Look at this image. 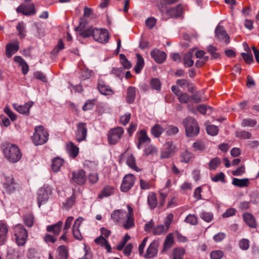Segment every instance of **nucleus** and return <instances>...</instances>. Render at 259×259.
Returning a JSON list of instances; mask_svg holds the SVG:
<instances>
[{
    "instance_id": "f257e3e1",
    "label": "nucleus",
    "mask_w": 259,
    "mask_h": 259,
    "mask_svg": "<svg viewBox=\"0 0 259 259\" xmlns=\"http://www.w3.org/2000/svg\"><path fill=\"white\" fill-rule=\"evenodd\" d=\"M3 152L5 157L12 162H17L22 157V154L18 146L9 143H5L3 145Z\"/></svg>"
},
{
    "instance_id": "f03ea898",
    "label": "nucleus",
    "mask_w": 259,
    "mask_h": 259,
    "mask_svg": "<svg viewBox=\"0 0 259 259\" xmlns=\"http://www.w3.org/2000/svg\"><path fill=\"white\" fill-rule=\"evenodd\" d=\"M49 133L42 125L35 127L32 137V141L35 145H40L46 143L49 139Z\"/></svg>"
},
{
    "instance_id": "7ed1b4c3",
    "label": "nucleus",
    "mask_w": 259,
    "mask_h": 259,
    "mask_svg": "<svg viewBox=\"0 0 259 259\" xmlns=\"http://www.w3.org/2000/svg\"><path fill=\"white\" fill-rule=\"evenodd\" d=\"M185 127L186 135L188 137H193L199 133V126L197 121L193 118L187 117L183 120Z\"/></svg>"
},
{
    "instance_id": "20e7f679",
    "label": "nucleus",
    "mask_w": 259,
    "mask_h": 259,
    "mask_svg": "<svg viewBox=\"0 0 259 259\" xmlns=\"http://www.w3.org/2000/svg\"><path fill=\"white\" fill-rule=\"evenodd\" d=\"M13 229L15 241L17 244L19 246L24 245L26 243L28 237V233L26 229L21 224H18L16 225Z\"/></svg>"
},
{
    "instance_id": "39448f33",
    "label": "nucleus",
    "mask_w": 259,
    "mask_h": 259,
    "mask_svg": "<svg viewBox=\"0 0 259 259\" xmlns=\"http://www.w3.org/2000/svg\"><path fill=\"white\" fill-rule=\"evenodd\" d=\"M124 129L120 126L109 130L108 134V140L110 145H115L122 138L124 134Z\"/></svg>"
},
{
    "instance_id": "423d86ee",
    "label": "nucleus",
    "mask_w": 259,
    "mask_h": 259,
    "mask_svg": "<svg viewBox=\"0 0 259 259\" xmlns=\"http://www.w3.org/2000/svg\"><path fill=\"white\" fill-rule=\"evenodd\" d=\"M88 133L87 125L86 123L80 122L76 125V130L75 131V139L78 142L86 140Z\"/></svg>"
},
{
    "instance_id": "0eeeda50",
    "label": "nucleus",
    "mask_w": 259,
    "mask_h": 259,
    "mask_svg": "<svg viewBox=\"0 0 259 259\" xmlns=\"http://www.w3.org/2000/svg\"><path fill=\"white\" fill-rule=\"evenodd\" d=\"M16 12L26 16L34 15L36 13L33 3L21 4L17 8Z\"/></svg>"
},
{
    "instance_id": "6e6552de",
    "label": "nucleus",
    "mask_w": 259,
    "mask_h": 259,
    "mask_svg": "<svg viewBox=\"0 0 259 259\" xmlns=\"http://www.w3.org/2000/svg\"><path fill=\"white\" fill-rule=\"evenodd\" d=\"M136 179L133 174H127L123 178L121 185L120 190L123 192H128L134 185Z\"/></svg>"
},
{
    "instance_id": "1a4fd4ad",
    "label": "nucleus",
    "mask_w": 259,
    "mask_h": 259,
    "mask_svg": "<svg viewBox=\"0 0 259 259\" xmlns=\"http://www.w3.org/2000/svg\"><path fill=\"white\" fill-rule=\"evenodd\" d=\"M93 38L97 41L105 44L109 40V33L106 29L94 28L93 29Z\"/></svg>"
},
{
    "instance_id": "9d476101",
    "label": "nucleus",
    "mask_w": 259,
    "mask_h": 259,
    "mask_svg": "<svg viewBox=\"0 0 259 259\" xmlns=\"http://www.w3.org/2000/svg\"><path fill=\"white\" fill-rule=\"evenodd\" d=\"M5 192L11 194L18 189V184L15 181L13 177H5V181L3 184Z\"/></svg>"
},
{
    "instance_id": "9b49d317",
    "label": "nucleus",
    "mask_w": 259,
    "mask_h": 259,
    "mask_svg": "<svg viewBox=\"0 0 259 259\" xmlns=\"http://www.w3.org/2000/svg\"><path fill=\"white\" fill-rule=\"evenodd\" d=\"M71 180L78 185H83L87 181L85 171L81 169L73 171L72 174Z\"/></svg>"
},
{
    "instance_id": "f8f14e48",
    "label": "nucleus",
    "mask_w": 259,
    "mask_h": 259,
    "mask_svg": "<svg viewBox=\"0 0 259 259\" xmlns=\"http://www.w3.org/2000/svg\"><path fill=\"white\" fill-rule=\"evenodd\" d=\"M97 89L102 95L110 96L114 94V91L102 79H99L97 83Z\"/></svg>"
},
{
    "instance_id": "ddd939ff",
    "label": "nucleus",
    "mask_w": 259,
    "mask_h": 259,
    "mask_svg": "<svg viewBox=\"0 0 259 259\" xmlns=\"http://www.w3.org/2000/svg\"><path fill=\"white\" fill-rule=\"evenodd\" d=\"M215 37L220 41L228 44L230 37L222 26L218 25L215 30Z\"/></svg>"
},
{
    "instance_id": "4468645a",
    "label": "nucleus",
    "mask_w": 259,
    "mask_h": 259,
    "mask_svg": "<svg viewBox=\"0 0 259 259\" xmlns=\"http://www.w3.org/2000/svg\"><path fill=\"white\" fill-rule=\"evenodd\" d=\"M159 246V242L157 240H154L151 243L146 252L144 255V257L146 258H150L156 255L158 252V247Z\"/></svg>"
},
{
    "instance_id": "2eb2a0df",
    "label": "nucleus",
    "mask_w": 259,
    "mask_h": 259,
    "mask_svg": "<svg viewBox=\"0 0 259 259\" xmlns=\"http://www.w3.org/2000/svg\"><path fill=\"white\" fill-rule=\"evenodd\" d=\"M138 136L137 148L139 149L141 148V145L145 143H150L151 142L150 138L147 136V131L144 130H141L137 133Z\"/></svg>"
},
{
    "instance_id": "dca6fc26",
    "label": "nucleus",
    "mask_w": 259,
    "mask_h": 259,
    "mask_svg": "<svg viewBox=\"0 0 259 259\" xmlns=\"http://www.w3.org/2000/svg\"><path fill=\"white\" fill-rule=\"evenodd\" d=\"M151 57L157 63H162L166 59V54L163 51L157 49H154L151 53Z\"/></svg>"
},
{
    "instance_id": "f3484780",
    "label": "nucleus",
    "mask_w": 259,
    "mask_h": 259,
    "mask_svg": "<svg viewBox=\"0 0 259 259\" xmlns=\"http://www.w3.org/2000/svg\"><path fill=\"white\" fill-rule=\"evenodd\" d=\"M164 150L161 153L163 159L168 158L175 152V146L171 141H167L164 144Z\"/></svg>"
},
{
    "instance_id": "a211bd4d",
    "label": "nucleus",
    "mask_w": 259,
    "mask_h": 259,
    "mask_svg": "<svg viewBox=\"0 0 259 259\" xmlns=\"http://www.w3.org/2000/svg\"><path fill=\"white\" fill-rule=\"evenodd\" d=\"M19 49V43L17 40L14 42L8 43L6 47V55L10 58Z\"/></svg>"
},
{
    "instance_id": "6ab92c4d",
    "label": "nucleus",
    "mask_w": 259,
    "mask_h": 259,
    "mask_svg": "<svg viewBox=\"0 0 259 259\" xmlns=\"http://www.w3.org/2000/svg\"><path fill=\"white\" fill-rule=\"evenodd\" d=\"M126 215V212L121 209L114 210L111 215L113 221L117 224H120L123 222Z\"/></svg>"
},
{
    "instance_id": "aec40b11",
    "label": "nucleus",
    "mask_w": 259,
    "mask_h": 259,
    "mask_svg": "<svg viewBox=\"0 0 259 259\" xmlns=\"http://www.w3.org/2000/svg\"><path fill=\"white\" fill-rule=\"evenodd\" d=\"M183 12L182 6L178 5L175 8H168L166 10V14L171 18L180 17Z\"/></svg>"
},
{
    "instance_id": "412c9836",
    "label": "nucleus",
    "mask_w": 259,
    "mask_h": 259,
    "mask_svg": "<svg viewBox=\"0 0 259 259\" xmlns=\"http://www.w3.org/2000/svg\"><path fill=\"white\" fill-rule=\"evenodd\" d=\"M49 198V192L45 188H40L38 192L37 203L40 207L42 204L46 203Z\"/></svg>"
},
{
    "instance_id": "4be33fe9",
    "label": "nucleus",
    "mask_w": 259,
    "mask_h": 259,
    "mask_svg": "<svg viewBox=\"0 0 259 259\" xmlns=\"http://www.w3.org/2000/svg\"><path fill=\"white\" fill-rule=\"evenodd\" d=\"M33 104L32 101H29L23 105H17L16 104H13V107L20 113L24 114H28L29 109Z\"/></svg>"
},
{
    "instance_id": "5701e85b",
    "label": "nucleus",
    "mask_w": 259,
    "mask_h": 259,
    "mask_svg": "<svg viewBox=\"0 0 259 259\" xmlns=\"http://www.w3.org/2000/svg\"><path fill=\"white\" fill-rule=\"evenodd\" d=\"M83 219L79 217L76 219L73 226L72 232L73 236L77 240H81L82 239V236L79 230V227L80 224L82 222Z\"/></svg>"
},
{
    "instance_id": "b1692460",
    "label": "nucleus",
    "mask_w": 259,
    "mask_h": 259,
    "mask_svg": "<svg viewBox=\"0 0 259 259\" xmlns=\"http://www.w3.org/2000/svg\"><path fill=\"white\" fill-rule=\"evenodd\" d=\"M243 219L245 223L251 228H256L257 224L254 217L250 213L245 212L243 215Z\"/></svg>"
},
{
    "instance_id": "393cba45",
    "label": "nucleus",
    "mask_w": 259,
    "mask_h": 259,
    "mask_svg": "<svg viewBox=\"0 0 259 259\" xmlns=\"http://www.w3.org/2000/svg\"><path fill=\"white\" fill-rule=\"evenodd\" d=\"M8 232L7 224L3 222L0 223V246L5 244L7 239Z\"/></svg>"
},
{
    "instance_id": "a878e982",
    "label": "nucleus",
    "mask_w": 259,
    "mask_h": 259,
    "mask_svg": "<svg viewBox=\"0 0 259 259\" xmlns=\"http://www.w3.org/2000/svg\"><path fill=\"white\" fill-rule=\"evenodd\" d=\"M63 222L59 221L56 224L49 225L47 227V231L50 233H53L55 236H58L61 232Z\"/></svg>"
},
{
    "instance_id": "bb28decb",
    "label": "nucleus",
    "mask_w": 259,
    "mask_h": 259,
    "mask_svg": "<svg viewBox=\"0 0 259 259\" xmlns=\"http://www.w3.org/2000/svg\"><path fill=\"white\" fill-rule=\"evenodd\" d=\"M95 242L96 244L104 247L108 252L111 251V247L109 244L108 241L104 237L100 236L95 239Z\"/></svg>"
},
{
    "instance_id": "cd10ccee",
    "label": "nucleus",
    "mask_w": 259,
    "mask_h": 259,
    "mask_svg": "<svg viewBox=\"0 0 259 259\" xmlns=\"http://www.w3.org/2000/svg\"><path fill=\"white\" fill-rule=\"evenodd\" d=\"M185 253L186 251L183 248H175L172 249L170 258L171 259H183Z\"/></svg>"
},
{
    "instance_id": "c85d7f7f",
    "label": "nucleus",
    "mask_w": 259,
    "mask_h": 259,
    "mask_svg": "<svg viewBox=\"0 0 259 259\" xmlns=\"http://www.w3.org/2000/svg\"><path fill=\"white\" fill-rule=\"evenodd\" d=\"M114 192V188L113 186H105L98 195V198L101 199L104 197H108L113 194Z\"/></svg>"
},
{
    "instance_id": "c756f323",
    "label": "nucleus",
    "mask_w": 259,
    "mask_h": 259,
    "mask_svg": "<svg viewBox=\"0 0 259 259\" xmlns=\"http://www.w3.org/2000/svg\"><path fill=\"white\" fill-rule=\"evenodd\" d=\"M136 89L135 87L130 86L127 88L126 100L128 103L131 104L134 102L136 97Z\"/></svg>"
},
{
    "instance_id": "7c9ffc66",
    "label": "nucleus",
    "mask_w": 259,
    "mask_h": 259,
    "mask_svg": "<svg viewBox=\"0 0 259 259\" xmlns=\"http://www.w3.org/2000/svg\"><path fill=\"white\" fill-rule=\"evenodd\" d=\"M164 131V128L160 124H155L151 127L150 133L153 137L158 138L161 136Z\"/></svg>"
},
{
    "instance_id": "2f4dec72",
    "label": "nucleus",
    "mask_w": 259,
    "mask_h": 259,
    "mask_svg": "<svg viewBox=\"0 0 259 259\" xmlns=\"http://www.w3.org/2000/svg\"><path fill=\"white\" fill-rule=\"evenodd\" d=\"M137 57V62L134 68L135 72L138 74L140 73L142 69L143 68L145 64L144 60L143 57L139 54H136Z\"/></svg>"
},
{
    "instance_id": "473e14b6",
    "label": "nucleus",
    "mask_w": 259,
    "mask_h": 259,
    "mask_svg": "<svg viewBox=\"0 0 259 259\" xmlns=\"http://www.w3.org/2000/svg\"><path fill=\"white\" fill-rule=\"evenodd\" d=\"M23 220L24 224L27 227L31 228L34 223V216L32 212H28L23 215Z\"/></svg>"
},
{
    "instance_id": "72a5a7b5",
    "label": "nucleus",
    "mask_w": 259,
    "mask_h": 259,
    "mask_svg": "<svg viewBox=\"0 0 259 259\" xmlns=\"http://www.w3.org/2000/svg\"><path fill=\"white\" fill-rule=\"evenodd\" d=\"M66 148L68 153L71 157L74 158L77 157L78 154L79 149L77 147L75 146L73 143L70 142L67 144Z\"/></svg>"
},
{
    "instance_id": "f704fd0d",
    "label": "nucleus",
    "mask_w": 259,
    "mask_h": 259,
    "mask_svg": "<svg viewBox=\"0 0 259 259\" xmlns=\"http://www.w3.org/2000/svg\"><path fill=\"white\" fill-rule=\"evenodd\" d=\"M147 201L150 209H154L157 205L156 194L154 192H150L148 196Z\"/></svg>"
},
{
    "instance_id": "c9c22d12",
    "label": "nucleus",
    "mask_w": 259,
    "mask_h": 259,
    "mask_svg": "<svg viewBox=\"0 0 259 259\" xmlns=\"http://www.w3.org/2000/svg\"><path fill=\"white\" fill-rule=\"evenodd\" d=\"M194 157L193 153L185 150L181 154V161L183 163H188L191 161Z\"/></svg>"
},
{
    "instance_id": "e433bc0d",
    "label": "nucleus",
    "mask_w": 259,
    "mask_h": 259,
    "mask_svg": "<svg viewBox=\"0 0 259 259\" xmlns=\"http://www.w3.org/2000/svg\"><path fill=\"white\" fill-rule=\"evenodd\" d=\"M125 219V221H124L125 220H123V222L122 223L123 228L126 230H128L131 228H134L135 227V221L134 217L126 216Z\"/></svg>"
},
{
    "instance_id": "4c0bfd02",
    "label": "nucleus",
    "mask_w": 259,
    "mask_h": 259,
    "mask_svg": "<svg viewBox=\"0 0 259 259\" xmlns=\"http://www.w3.org/2000/svg\"><path fill=\"white\" fill-rule=\"evenodd\" d=\"M193 53L188 52L185 54L183 57V62L186 67H190L194 64V61L192 60Z\"/></svg>"
},
{
    "instance_id": "58836bf2",
    "label": "nucleus",
    "mask_w": 259,
    "mask_h": 259,
    "mask_svg": "<svg viewBox=\"0 0 259 259\" xmlns=\"http://www.w3.org/2000/svg\"><path fill=\"white\" fill-rule=\"evenodd\" d=\"M249 181L248 179L245 178L239 179L238 178H234L232 181V184L239 187H244L248 186Z\"/></svg>"
},
{
    "instance_id": "ea45409f",
    "label": "nucleus",
    "mask_w": 259,
    "mask_h": 259,
    "mask_svg": "<svg viewBox=\"0 0 259 259\" xmlns=\"http://www.w3.org/2000/svg\"><path fill=\"white\" fill-rule=\"evenodd\" d=\"M192 147L195 152H202L205 151L206 149V144L204 142L201 140H198L193 143Z\"/></svg>"
},
{
    "instance_id": "a19ab883",
    "label": "nucleus",
    "mask_w": 259,
    "mask_h": 259,
    "mask_svg": "<svg viewBox=\"0 0 259 259\" xmlns=\"http://www.w3.org/2000/svg\"><path fill=\"white\" fill-rule=\"evenodd\" d=\"M63 160L60 158H54L52 161V168L54 171L58 172L63 165Z\"/></svg>"
},
{
    "instance_id": "79ce46f5",
    "label": "nucleus",
    "mask_w": 259,
    "mask_h": 259,
    "mask_svg": "<svg viewBox=\"0 0 259 259\" xmlns=\"http://www.w3.org/2000/svg\"><path fill=\"white\" fill-rule=\"evenodd\" d=\"M127 164L133 169L136 171H139V167L136 165V159L133 155L131 154L128 156L126 159Z\"/></svg>"
},
{
    "instance_id": "37998d69",
    "label": "nucleus",
    "mask_w": 259,
    "mask_h": 259,
    "mask_svg": "<svg viewBox=\"0 0 259 259\" xmlns=\"http://www.w3.org/2000/svg\"><path fill=\"white\" fill-rule=\"evenodd\" d=\"M168 230L164 225H159L153 228V234L154 235H160L163 233H166Z\"/></svg>"
},
{
    "instance_id": "c03bdc74",
    "label": "nucleus",
    "mask_w": 259,
    "mask_h": 259,
    "mask_svg": "<svg viewBox=\"0 0 259 259\" xmlns=\"http://www.w3.org/2000/svg\"><path fill=\"white\" fill-rule=\"evenodd\" d=\"M18 31V35L20 38H24L26 36L25 24L23 22L18 23L17 27Z\"/></svg>"
},
{
    "instance_id": "a18cd8bd",
    "label": "nucleus",
    "mask_w": 259,
    "mask_h": 259,
    "mask_svg": "<svg viewBox=\"0 0 259 259\" xmlns=\"http://www.w3.org/2000/svg\"><path fill=\"white\" fill-rule=\"evenodd\" d=\"M221 163V159L218 157L212 158L208 163V168L210 170H215Z\"/></svg>"
},
{
    "instance_id": "49530a36",
    "label": "nucleus",
    "mask_w": 259,
    "mask_h": 259,
    "mask_svg": "<svg viewBox=\"0 0 259 259\" xmlns=\"http://www.w3.org/2000/svg\"><path fill=\"white\" fill-rule=\"evenodd\" d=\"M59 259H66L68 257V252L66 247L64 245L60 246L58 249Z\"/></svg>"
},
{
    "instance_id": "de8ad7c7",
    "label": "nucleus",
    "mask_w": 259,
    "mask_h": 259,
    "mask_svg": "<svg viewBox=\"0 0 259 259\" xmlns=\"http://www.w3.org/2000/svg\"><path fill=\"white\" fill-rule=\"evenodd\" d=\"M174 243L173 237L171 234H168L164 240L163 249L164 250L171 248Z\"/></svg>"
},
{
    "instance_id": "09e8293b",
    "label": "nucleus",
    "mask_w": 259,
    "mask_h": 259,
    "mask_svg": "<svg viewBox=\"0 0 259 259\" xmlns=\"http://www.w3.org/2000/svg\"><path fill=\"white\" fill-rule=\"evenodd\" d=\"M157 152V150L156 147L152 145H150L145 147L144 150V153L145 155H153L156 154Z\"/></svg>"
},
{
    "instance_id": "8fccbe9b",
    "label": "nucleus",
    "mask_w": 259,
    "mask_h": 259,
    "mask_svg": "<svg viewBox=\"0 0 259 259\" xmlns=\"http://www.w3.org/2000/svg\"><path fill=\"white\" fill-rule=\"evenodd\" d=\"M200 217L205 222L209 223L213 219V215L211 212L203 211L200 214Z\"/></svg>"
},
{
    "instance_id": "3c124183",
    "label": "nucleus",
    "mask_w": 259,
    "mask_h": 259,
    "mask_svg": "<svg viewBox=\"0 0 259 259\" xmlns=\"http://www.w3.org/2000/svg\"><path fill=\"white\" fill-rule=\"evenodd\" d=\"M185 222L191 225H196L198 224V219L194 214H189L185 219Z\"/></svg>"
},
{
    "instance_id": "603ef678",
    "label": "nucleus",
    "mask_w": 259,
    "mask_h": 259,
    "mask_svg": "<svg viewBox=\"0 0 259 259\" xmlns=\"http://www.w3.org/2000/svg\"><path fill=\"white\" fill-rule=\"evenodd\" d=\"M224 255V253L221 250H214L210 252V259H221Z\"/></svg>"
},
{
    "instance_id": "864d4df0",
    "label": "nucleus",
    "mask_w": 259,
    "mask_h": 259,
    "mask_svg": "<svg viewBox=\"0 0 259 259\" xmlns=\"http://www.w3.org/2000/svg\"><path fill=\"white\" fill-rule=\"evenodd\" d=\"M120 62L124 68L128 69L132 67V64L126 58L124 55H120Z\"/></svg>"
},
{
    "instance_id": "5fc2aeb1",
    "label": "nucleus",
    "mask_w": 259,
    "mask_h": 259,
    "mask_svg": "<svg viewBox=\"0 0 259 259\" xmlns=\"http://www.w3.org/2000/svg\"><path fill=\"white\" fill-rule=\"evenodd\" d=\"M206 131L208 135L213 136L218 134L219 128L215 125H209L206 127Z\"/></svg>"
},
{
    "instance_id": "6e6d98bb",
    "label": "nucleus",
    "mask_w": 259,
    "mask_h": 259,
    "mask_svg": "<svg viewBox=\"0 0 259 259\" xmlns=\"http://www.w3.org/2000/svg\"><path fill=\"white\" fill-rule=\"evenodd\" d=\"M84 164V166L90 170H95L97 169L98 163L95 161L86 160Z\"/></svg>"
},
{
    "instance_id": "4d7b16f0",
    "label": "nucleus",
    "mask_w": 259,
    "mask_h": 259,
    "mask_svg": "<svg viewBox=\"0 0 259 259\" xmlns=\"http://www.w3.org/2000/svg\"><path fill=\"white\" fill-rule=\"evenodd\" d=\"M99 175L97 173H90L88 175V181L90 184L93 185L99 181Z\"/></svg>"
},
{
    "instance_id": "13d9d810",
    "label": "nucleus",
    "mask_w": 259,
    "mask_h": 259,
    "mask_svg": "<svg viewBox=\"0 0 259 259\" xmlns=\"http://www.w3.org/2000/svg\"><path fill=\"white\" fill-rule=\"evenodd\" d=\"M239 247L242 250H247L249 247V241L247 239L243 238L239 242Z\"/></svg>"
},
{
    "instance_id": "bf43d9fd",
    "label": "nucleus",
    "mask_w": 259,
    "mask_h": 259,
    "mask_svg": "<svg viewBox=\"0 0 259 259\" xmlns=\"http://www.w3.org/2000/svg\"><path fill=\"white\" fill-rule=\"evenodd\" d=\"M75 199L76 197L73 193L71 196L67 199L66 202L64 204V207L67 209L71 207L74 204Z\"/></svg>"
},
{
    "instance_id": "052dcab7",
    "label": "nucleus",
    "mask_w": 259,
    "mask_h": 259,
    "mask_svg": "<svg viewBox=\"0 0 259 259\" xmlns=\"http://www.w3.org/2000/svg\"><path fill=\"white\" fill-rule=\"evenodd\" d=\"M95 101V99L88 100L83 106L82 110L83 111H87L92 109L94 107Z\"/></svg>"
},
{
    "instance_id": "680f3d73",
    "label": "nucleus",
    "mask_w": 259,
    "mask_h": 259,
    "mask_svg": "<svg viewBox=\"0 0 259 259\" xmlns=\"http://www.w3.org/2000/svg\"><path fill=\"white\" fill-rule=\"evenodd\" d=\"M140 186L141 189L143 190H148L151 187V183L150 181H145L141 179L140 180Z\"/></svg>"
},
{
    "instance_id": "e2e57ef3",
    "label": "nucleus",
    "mask_w": 259,
    "mask_h": 259,
    "mask_svg": "<svg viewBox=\"0 0 259 259\" xmlns=\"http://www.w3.org/2000/svg\"><path fill=\"white\" fill-rule=\"evenodd\" d=\"M179 131L178 127L174 125H169L167 127L166 134L168 136L176 135Z\"/></svg>"
},
{
    "instance_id": "0e129e2a",
    "label": "nucleus",
    "mask_w": 259,
    "mask_h": 259,
    "mask_svg": "<svg viewBox=\"0 0 259 259\" xmlns=\"http://www.w3.org/2000/svg\"><path fill=\"white\" fill-rule=\"evenodd\" d=\"M256 124V120L251 118L244 119L242 122V125L243 126L253 127Z\"/></svg>"
},
{
    "instance_id": "69168bd1",
    "label": "nucleus",
    "mask_w": 259,
    "mask_h": 259,
    "mask_svg": "<svg viewBox=\"0 0 259 259\" xmlns=\"http://www.w3.org/2000/svg\"><path fill=\"white\" fill-rule=\"evenodd\" d=\"M236 209L234 208H228L223 213L222 217L223 218H227L234 216L236 214Z\"/></svg>"
},
{
    "instance_id": "338daca9",
    "label": "nucleus",
    "mask_w": 259,
    "mask_h": 259,
    "mask_svg": "<svg viewBox=\"0 0 259 259\" xmlns=\"http://www.w3.org/2000/svg\"><path fill=\"white\" fill-rule=\"evenodd\" d=\"M157 20L154 17H149L145 21L146 26L149 29H152L155 25Z\"/></svg>"
},
{
    "instance_id": "774afa93",
    "label": "nucleus",
    "mask_w": 259,
    "mask_h": 259,
    "mask_svg": "<svg viewBox=\"0 0 259 259\" xmlns=\"http://www.w3.org/2000/svg\"><path fill=\"white\" fill-rule=\"evenodd\" d=\"M190 99L189 95L186 93H181L178 97V99L181 103H187Z\"/></svg>"
}]
</instances>
